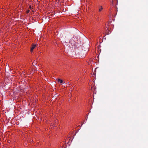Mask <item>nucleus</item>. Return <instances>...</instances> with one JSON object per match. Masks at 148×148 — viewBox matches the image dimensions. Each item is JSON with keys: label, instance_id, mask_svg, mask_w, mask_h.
<instances>
[{"label": "nucleus", "instance_id": "f257e3e1", "mask_svg": "<svg viewBox=\"0 0 148 148\" xmlns=\"http://www.w3.org/2000/svg\"><path fill=\"white\" fill-rule=\"evenodd\" d=\"M36 47V45H32V47L30 51L31 52H32L33 51V50Z\"/></svg>", "mask_w": 148, "mask_h": 148}, {"label": "nucleus", "instance_id": "f03ea898", "mask_svg": "<svg viewBox=\"0 0 148 148\" xmlns=\"http://www.w3.org/2000/svg\"><path fill=\"white\" fill-rule=\"evenodd\" d=\"M56 80L58 82H59L60 84H62L63 83V81L62 79H57Z\"/></svg>", "mask_w": 148, "mask_h": 148}, {"label": "nucleus", "instance_id": "7ed1b4c3", "mask_svg": "<svg viewBox=\"0 0 148 148\" xmlns=\"http://www.w3.org/2000/svg\"><path fill=\"white\" fill-rule=\"evenodd\" d=\"M102 9H103V8H102V6H101L100 8H99V12H101Z\"/></svg>", "mask_w": 148, "mask_h": 148}, {"label": "nucleus", "instance_id": "20e7f679", "mask_svg": "<svg viewBox=\"0 0 148 148\" xmlns=\"http://www.w3.org/2000/svg\"><path fill=\"white\" fill-rule=\"evenodd\" d=\"M26 12H27V13H29V10H27V11H26Z\"/></svg>", "mask_w": 148, "mask_h": 148}, {"label": "nucleus", "instance_id": "39448f33", "mask_svg": "<svg viewBox=\"0 0 148 148\" xmlns=\"http://www.w3.org/2000/svg\"><path fill=\"white\" fill-rule=\"evenodd\" d=\"M110 1L113 3V0H110Z\"/></svg>", "mask_w": 148, "mask_h": 148}, {"label": "nucleus", "instance_id": "423d86ee", "mask_svg": "<svg viewBox=\"0 0 148 148\" xmlns=\"http://www.w3.org/2000/svg\"><path fill=\"white\" fill-rule=\"evenodd\" d=\"M35 61H34V62H33V63H35Z\"/></svg>", "mask_w": 148, "mask_h": 148}]
</instances>
